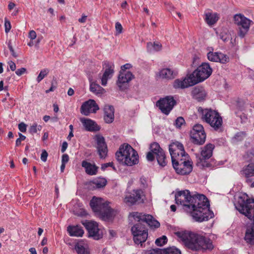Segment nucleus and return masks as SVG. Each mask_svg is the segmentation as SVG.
Returning <instances> with one entry per match:
<instances>
[{
  "label": "nucleus",
  "mask_w": 254,
  "mask_h": 254,
  "mask_svg": "<svg viewBox=\"0 0 254 254\" xmlns=\"http://www.w3.org/2000/svg\"><path fill=\"white\" fill-rule=\"evenodd\" d=\"M176 203L180 204L186 212L190 214L197 222L207 221L214 217L209 209V202L206 196L196 193L192 194L188 190L177 191L175 194Z\"/></svg>",
  "instance_id": "f257e3e1"
},
{
  "label": "nucleus",
  "mask_w": 254,
  "mask_h": 254,
  "mask_svg": "<svg viewBox=\"0 0 254 254\" xmlns=\"http://www.w3.org/2000/svg\"><path fill=\"white\" fill-rule=\"evenodd\" d=\"M134 220L135 224L131 228L133 240L136 245L142 244L148 237V229L146 226L157 228L160 227L159 222L155 220L152 215L145 214L138 212H133L130 214Z\"/></svg>",
  "instance_id": "f03ea898"
},
{
  "label": "nucleus",
  "mask_w": 254,
  "mask_h": 254,
  "mask_svg": "<svg viewBox=\"0 0 254 254\" xmlns=\"http://www.w3.org/2000/svg\"><path fill=\"white\" fill-rule=\"evenodd\" d=\"M175 235L191 251L197 252L211 251L214 248L212 241L204 236L188 231H178Z\"/></svg>",
  "instance_id": "7ed1b4c3"
},
{
  "label": "nucleus",
  "mask_w": 254,
  "mask_h": 254,
  "mask_svg": "<svg viewBox=\"0 0 254 254\" xmlns=\"http://www.w3.org/2000/svg\"><path fill=\"white\" fill-rule=\"evenodd\" d=\"M235 207L240 213L253 221L254 226L247 229L245 240L248 244L254 245V199L250 198L247 195L240 196Z\"/></svg>",
  "instance_id": "20e7f679"
},
{
  "label": "nucleus",
  "mask_w": 254,
  "mask_h": 254,
  "mask_svg": "<svg viewBox=\"0 0 254 254\" xmlns=\"http://www.w3.org/2000/svg\"><path fill=\"white\" fill-rule=\"evenodd\" d=\"M116 157L119 162L129 166L137 164L139 161L137 151L127 143L121 145L119 150L116 153Z\"/></svg>",
  "instance_id": "39448f33"
},
{
  "label": "nucleus",
  "mask_w": 254,
  "mask_h": 254,
  "mask_svg": "<svg viewBox=\"0 0 254 254\" xmlns=\"http://www.w3.org/2000/svg\"><path fill=\"white\" fill-rule=\"evenodd\" d=\"M109 204L108 202H103L101 198L96 196H93L90 201V206L93 211L104 220H109L116 214L115 211Z\"/></svg>",
  "instance_id": "423d86ee"
},
{
  "label": "nucleus",
  "mask_w": 254,
  "mask_h": 254,
  "mask_svg": "<svg viewBox=\"0 0 254 254\" xmlns=\"http://www.w3.org/2000/svg\"><path fill=\"white\" fill-rule=\"evenodd\" d=\"M198 112L201 115V120L209 124L215 130L218 129L221 127L222 119L217 111L211 109L199 107Z\"/></svg>",
  "instance_id": "0eeeda50"
},
{
  "label": "nucleus",
  "mask_w": 254,
  "mask_h": 254,
  "mask_svg": "<svg viewBox=\"0 0 254 254\" xmlns=\"http://www.w3.org/2000/svg\"><path fill=\"white\" fill-rule=\"evenodd\" d=\"M212 69L208 63H203L192 73L190 75V78L192 79V84H196L203 81L212 74Z\"/></svg>",
  "instance_id": "6e6552de"
},
{
  "label": "nucleus",
  "mask_w": 254,
  "mask_h": 254,
  "mask_svg": "<svg viewBox=\"0 0 254 254\" xmlns=\"http://www.w3.org/2000/svg\"><path fill=\"white\" fill-rule=\"evenodd\" d=\"M233 20L234 24L237 26L238 36L241 38H244L250 29L252 21L241 13L234 15Z\"/></svg>",
  "instance_id": "1a4fd4ad"
},
{
  "label": "nucleus",
  "mask_w": 254,
  "mask_h": 254,
  "mask_svg": "<svg viewBox=\"0 0 254 254\" xmlns=\"http://www.w3.org/2000/svg\"><path fill=\"white\" fill-rule=\"evenodd\" d=\"M172 165L176 173L181 175L189 174L192 170V162L189 157H183L172 161Z\"/></svg>",
  "instance_id": "9d476101"
},
{
  "label": "nucleus",
  "mask_w": 254,
  "mask_h": 254,
  "mask_svg": "<svg viewBox=\"0 0 254 254\" xmlns=\"http://www.w3.org/2000/svg\"><path fill=\"white\" fill-rule=\"evenodd\" d=\"M214 148V144L208 143L202 148L200 155H196L197 158L196 165L197 166H200L202 168L210 167V164L206 161V160H208L212 156Z\"/></svg>",
  "instance_id": "9b49d317"
},
{
  "label": "nucleus",
  "mask_w": 254,
  "mask_h": 254,
  "mask_svg": "<svg viewBox=\"0 0 254 254\" xmlns=\"http://www.w3.org/2000/svg\"><path fill=\"white\" fill-rule=\"evenodd\" d=\"M190 136L191 141L194 144L198 145H201L204 143L206 136L203 127L200 124L193 126L190 130Z\"/></svg>",
  "instance_id": "f8f14e48"
},
{
  "label": "nucleus",
  "mask_w": 254,
  "mask_h": 254,
  "mask_svg": "<svg viewBox=\"0 0 254 254\" xmlns=\"http://www.w3.org/2000/svg\"><path fill=\"white\" fill-rule=\"evenodd\" d=\"M177 104L176 101L172 96L160 99L156 102V106L163 114L168 115Z\"/></svg>",
  "instance_id": "ddd939ff"
},
{
  "label": "nucleus",
  "mask_w": 254,
  "mask_h": 254,
  "mask_svg": "<svg viewBox=\"0 0 254 254\" xmlns=\"http://www.w3.org/2000/svg\"><path fill=\"white\" fill-rule=\"evenodd\" d=\"M169 150L171 157L172 161L183 157H189L184 149L182 143L176 141L169 145Z\"/></svg>",
  "instance_id": "4468645a"
},
{
  "label": "nucleus",
  "mask_w": 254,
  "mask_h": 254,
  "mask_svg": "<svg viewBox=\"0 0 254 254\" xmlns=\"http://www.w3.org/2000/svg\"><path fill=\"white\" fill-rule=\"evenodd\" d=\"M82 223L87 230L89 237L92 238L95 240H98L102 238L103 235L98 228L97 223L92 221L85 220Z\"/></svg>",
  "instance_id": "2eb2a0df"
},
{
  "label": "nucleus",
  "mask_w": 254,
  "mask_h": 254,
  "mask_svg": "<svg viewBox=\"0 0 254 254\" xmlns=\"http://www.w3.org/2000/svg\"><path fill=\"white\" fill-rule=\"evenodd\" d=\"M134 75L130 71H120L117 81V85L120 90L125 91L128 88V83L133 78Z\"/></svg>",
  "instance_id": "dca6fc26"
},
{
  "label": "nucleus",
  "mask_w": 254,
  "mask_h": 254,
  "mask_svg": "<svg viewBox=\"0 0 254 254\" xmlns=\"http://www.w3.org/2000/svg\"><path fill=\"white\" fill-rule=\"evenodd\" d=\"M96 141V148L99 157L101 159H105L107 156L108 147L104 137L101 135L95 136Z\"/></svg>",
  "instance_id": "f3484780"
},
{
  "label": "nucleus",
  "mask_w": 254,
  "mask_h": 254,
  "mask_svg": "<svg viewBox=\"0 0 254 254\" xmlns=\"http://www.w3.org/2000/svg\"><path fill=\"white\" fill-rule=\"evenodd\" d=\"M143 196V191L141 189L134 190L130 193L129 195L125 197L127 203L130 205L140 204L144 202L142 197Z\"/></svg>",
  "instance_id": "a211bd4d"
},
{
  "label": "nucleus",
  "mask_w": 254,
  "mask_h": 254,
  "mask_svg": "<svg viewBox=\"0 0 254 254\" xmlns=\"http://www.w3.org/2000/svg\"><path fill=\"white\" fill-rule=\"evenodd\" d=\"M99 109V107L95 100L89 99L81 105L80 112L82 115L88 116L90 113H96Z\"/></svg>",
  "instance_id": "6ab92c4d"
},
{
  "label": "nucleus",
  "mask_w": 254,
  "mask_h": 254,
  "mask_svg": "<svg viewBox=\"0 0 254 254\" xmlns=\"http://www.w3.org/2000/svg\"><path fill=\"white\" fill-rule=\"evenodd\" d=\"M103 66L105 70L101 78V84L103 86H106L108 80L112 77L114 72V64L109 61H105L103 63Z\"/></svg>",
  "instance_id": "aec40b11"
},
{
  "label": "nucleus",
  "mask_w": 254,
  "mask_h": 254,
  "mask_svg": "<svg viewBox=\"0 0 254 254\" xmlns=\"http://www.w3.org/2000/svg\"><path fill=\"white\" fill-rule=\"evenodd\" d=\"M207 56L208 59L211 62L226 64L229 61V57L222 53L209 52Z\"/></svg>",
  "instance_id": "412c9836"
},
{
  "label": "nucleus",
  "mask_w": 254,
  "mask_h": 254,
  "mask_svg": "<svg viewBox=\"0 0 254 254\" xmlns=\"http://www.w3.org/2000/svg\"><path fill=\"white\" fill-rule=\"evenodd\" d=\"M80 121L85 128V130L90 132H96L100 130L101 127L97 124L90 119L81 118Z\"/></svg>",
  "instance_id": "4be33fe9"
},
{
  "label": "nucleus",
  "mask_w": 254,
  "mask_h": 254,
  "mask_svg": "<svg viewBox=\"0 0 254 254\" xmlns=\"http://www.w3.org/2000/svg\"><path fill=\"white\" fill-rule=\"evenodd\" d=\"M150 151L147 152L146 154V159L149 162H152L155 160L156 155L160 154L161 151H163V149L161 148L159 144L157 142H153L150 145Z\"/></svg>",
  "instance_id": "5701e85b"
},
{
  "label": "nucleus",
  "mask_w": 254,
  "mask_h": 254,
  "mask_svg": "<svg viewBox=\"0 0 254 254\" xmlns=\"http://www.w3.org/2000/svg\"><path fill=\"white\" fill-rule=\"evenodd\" d=\"M81 166L84 168L85 173L90 176L96 175L99 169V167L95 163L92 164L86 160L82 161Z\"/></svg>",
  "instance_id": "b1692460"
},
{
  "label": "nucleus",
  "mask_w": 254,
  "mask_h": 254,
  "mask_svg": "<svg viewBox=\"0 0 254 254\" xmlns=\"http://www.w3.org/2000/svg\"><path fill=\"white\" fill-rule=\"evenodd\" d=\"M104 120L106 123H112L114 120L115 109L112 105H106L104 108Z\"/></svg>",
  "instance_id": "393cba45"
},
{
  "label": "nucleus",
  "mask_w": 254,
  "mask_h": 254,
  "mask_svg": "<svg viewBox=\"0 0 254 254\" xmlns=\"http://www.w3.org/2000/svg\"><path fill=\"white\" fill-rule=\"evenodd\" d=\"M193 82L192 79H190L189 76L188 78H185L183 80L176 79L174 82L173 87L175 89H184L194 85V84H192Z\"/></svg>",
  "instance_id": "a878e982"
},
{
  "label": "nucleus",
  "mask_w": 254,
  "mask_h": 254,
  "mask_svg": "<svg viewBox=\"0 0 254 254\" xmlns=\"http://www.w3.org/2000/svg\"><path fill=\"white\" fill-rule=\"evenodd\" d=\"M67 231L69 235L72 237H82L84 234V230L80 225L68 226Z\"/></svg>",
  "instance_id": "bb28decb"
},
{
  "label": "nucleus",
  "mask_w": 254,
  "mask_h": 254,
  "mask_svg": "<svg viewBox=\"0 0 254 254\" xmlns=\"http://www.w3.org/2000/svg\"><path fill=\"white\" fill-rule=\"evenodd\" d=\"M191 93L193 98L198 102L204 100L206 95L205 91L202 88L197 87L193 89Z\"/></svg>",
  "instance_id": "cd10ccee"
},
{
  "label": "nucleus",
  "mask_w": 254,
  "mask_h": 254,
  "mask_svg": "<svg viewBox=\"0 0 254 254\" xmlns=\"http://www.w3.org/2000/svg\"><path fill=\"white\" fill-rule=\"evenodd\" d=\"M241 174L246 178L254 176V163H250L243 167L241 171Z\"/></svg>",
  "instance_id": "c85d7f7f"
},
{
  "label": "nucleus",
  "mask_w": 254,
  "mask_h": 254,
  "mask_svg": "<svg viewBox=\"0 0 254 254\" xmlns=\"http://www.w3.org/2000/svg\"><path fill=\"white\" fill-rule=\"evenodd\" d=\"M177 72L170 68H164L159 72V75L163 78L173 79L176 76Z\"/></svg>",
  "instance_id": "c756f323"
},
{
  "label": "nucleus",
  "mask_w": 254,
  "mask_h": 254,
  "mask_svg": "<svg viewBox=\"0 0 254 254\" xmlns=\"http://www.w3.org/2000/svg\"><path fill=\"white\" fill-rule=\"evenodd\" d=\"M107 181L105 178H98L92 182L93 187L94 189H101L106 186Z\"/></svg>",
  "instance_id": "7c9ffc66"
},
{
  "label": "nucleus",
  "mask_w": 254,
  "mask_h": 254,
  "mask_svg": "<svg viewBox=\"0 0 254 254\" xmlns=\"http://www.w3.org/2000/svg\"><path fill=\"white\" fill-rule=\"evenodd\" d=\"M155 157L159 166L163 167L167 165L168 162L164 151H161L160 154H158Z\"/></svg>",
  "instance_id": "2f4dec72"
},
{
  "label": "nucleus",
  "mask_w": 254,
  "mask_h": 254,
  "mask_svg": "<svg viewBox=\"0 0 254 254\" xmlns=\"http://www.w3.org/2000/svg\"><path fill=\"white\" fill-rule=\"evenodd\" d=\"M218 18L217 17V14H212L211 13L205 14V21L209 25H212L215 24Z\"/></svg>",
  "instance_id": "473e14b6"
},
{
  "label": "nucleus",
  "mask_w": 254,
  "mask_h": 254,
  "mask_svg": "<svg viewBox=\"0 0 254 254\" xmlns=\"http://www.w3.org/2000/svg\"><path fill=\"white\" fill-rule=\"evenodd\" d=\"M90 90L91 92L97 95L102 94L104 90V89L99 84L92 82H90Z\"/></svg>",
  "instance_id": "72a5a7b5"
},
{
  "label": "nucleus",
  "mask_w": 254,
  "mask_h": 254,
  "mask_svg": "<svg viewBox=\"0 0 254 254\" xmlns=\"http://www.w3.org/2000/svg\"><path fill=\"white\" fill-rule=\"evenodd\" d=\"M162 254H181V251L176 247L172 246L162 249Z\"/></svg>",
  "instance_id": "f704fd0d"
},
{
  "label": "nucleus",
  "mask_w": 254,
  "mask_h": 254,
  "mask_svg": "<svg viewBox=\"0 0 254 254\" xmlns=\"http://www.w3.org/2000/svg\"><path fill=\"white\" fill-rule=\"evenodd\" d=\"M219 38L224 42L232 39L231 35L227 29H223L219 33Z\"/></svg>",
  "instance_id": "c9c22d12"
},
{
  "label": "nucleus",
  "mask_w": 254,
  "mask_h": 254,
  "mask_svg": "<svg viewBox=\"0 0 254 254\" xmlns=\"http://www.w3.org/2000/svg\"><path fill=\"white\" fill-rule=\"evenodd\" d=\"M161 44L159 43L154 42L153 43L152 42H148L147 44V48L150 52L152 51H159L161 49Z\"/></svg>",
  "instance_id": "e433bc0d"
},
{
  "label": "nucleus",
  "mask_w": 254,
  "mask_h": 254,
  "mask_svg": "<svg viewBox=\"0 0 254 254\" xmlns=\"http://www.w3.org/2000/svg\"><path fill=\"white\" fill-rule=\"evenodd\" d=\"M246 136V133L244 131H240L237 132L233 137L232 140L233 143H237L238 142L243 140Z\"/></svg>",
  "instance_id": "4c0bfd02"
},
{
  "label": "nucleus",
  "mask_w": 254,
  "mask_h": 254,
  "mask_svg": "<svg viewBox=\"0 0 254 254\" xmlns=\"http://www.w3.org/2000/svg\"><path fill=\"white\" fill-rule=\"evenodd\" d=\"M74 249L78 254H89L87 250L81 244H76L74 246Z\"/></svg>",
  "instance_id": "58836bf2"
},
{
  "label": "nucleus",
  "mask_w": 254,
  "mask_h": 254,
  "mask_svg": "<svg viewBox=\"0 0 254 254\" xmlns=\"http://www.w3.org/2000/svg\"><path fill=\"white\" fill-rule=\"evenodd\" d=\"M50 70L48 68H45L41 70L36 80L38 83H39L45 76L49 73Z\"/></svg>",
  "instance_id": "ea45409f"
},
{
  "label": "nucleus",
  "mask_w": 254,
  "mask_h": 254,
  "mask_svg": "<svg viewBox=\"0 0 254 254\" xmlns=\"http://www.w3.org/2000/svg\"><path fill=\"white\" fill-rule=\"evenodd\" d=\"M167 242V238L165 236H162L157 239L155 241V244L158 246H162Z\"/></svg>",
  "instance_id": "a19ab883"
},
{
  "label": "nucleus",
  "mask_w": 254,
  "mask_h": 254,
  "mask_svg": "<svg viewBox=\"0 0 254 254\" xmlns=\"http://www.w3.org/2000/svg\"><path fill=\"white\" fill-rule=\"evenodd\" d=\"M245 158L248 161H252L254 159V150L248 151L244 156Z\"/></svg>",
  "instance_id": "79ce46f5"
},
{
  "label": "nucleus",
  "mask_w": 254,
  "mask_h": 254,
  "mask_svg": "<svg viewBox=\"0 0 254 254\" xmlns=\"http://www.w3.org/2000/svg\"><path fill=\"white\" fill-rule=\"evenodd\" d=\"M185 123V121L184 119L182 117H179L176 120L175 126L177 127L180 128Z\"/></svg>",
  "instance_id": "37998d69"
},
{
  "label": "nucleus",
  "mask_w": 254,
  "mask_h": 254,
  "mask_svg": "<svg viewBox=\"0 0 254 254\" xmlns=\"http://www.w3.org/2000/svg\"><path fill=\"white\" fill-rule=\"evenodd\" d=\"M41 128L42 127L41 126H39L38 127H37V124H34L30 127L29 131L30 133L33 134L34 133L37 132V129L40 130Z\"/></svg>",
  "instance_id": "c03bdc74"
},
{
  "label": "nucleus",
  "mask_w": 254,
  "mask_h": 254,
  "mask_svg": "<svg viewBox=\"0 0 254 254\" xmlns=\"http://www.w3.org/2000/svg\"><path fill=\"white\" fill-rule=\"evenodd\" d=\"M4 27L6 33H8L11 28L10 22L6 18H5L4 19Z\"/></svg>",
  "instance_id": "a18cd8bd"
},
{
  "label": "nucleus",
  "mask_w": 254,
  "mask_h": 254,
  "mask_svg": "<svg viewBox=\"0 0 254 254\" xmlns=\"http://www.w3.org/2000/svg\"><path fill=\"white\" fill-rule=\"evenodd\" d=\"M144 254H162V249L159 248L153 249L145 253Z\"/></svg>",
  "instance_id": "49530a36"
},
{
  "label": "nucleus",
  "mask_w": 254,
  "mask_h": 254,
  "mask_svg": "<svg viewBox=\"0 0 254 254\" xmlns=\"http://www.w3.org/2000/svg\"><path fill=\"white\" fill-rule=\"evenodd\" d=\"M115 28H116L117 34H121L122 33L123 27L120 22H117L116 23Z\"/></svg>",
  "instance_id": "de8ad7c7"
},
{
  "label": "nucleus",
  "mask_w": 254,
  "mask_h": 254,
  "mask_svg": "<svg viewBox=\"0 0 254 254\" xmlns=\"http://www.w3.org/2000/svg\"><path fill=\"white\" fill-rule=\"evenodd\" d=\"M8 48L11 52V54L12 56L14 58H17L18 57V55L16 54V53L14 52V50L13 48H12V46L11 45V41H9L8 43Z\"/></svg>",
  "instance_id": "09e8293b"
},
{
  "label": "nucleus",
  "mask_w": 254,
  "mask_h": 254,
  "mask_svg": "<svg viewBox=\"0 0 254 254\" xmlns=\"http://www.w3.org/2000/svg\"><path fill=\"white\" fill-rule=\"evenodd\" d=\"M239 116L241 119V122L242 124L246 123L248 120L247 116L244 113H241L240 115H237Z\"/></svg>",
  "instance_id": "8fccbe9b"
},
{
  "label": "nucleus",
  "mask_w": 254,
  "mask_h": 254,
  "mask_svg": "<svg viewBox=\"0 0 254 254\" xmlns=\"http://www.w3.org/2000/svg\"><path fill=\"white\" fill-rule=\"evenodd\" d=\"M27 125L24 123H20L18 124V129L22 132H25L26 131Z\"/></svg>",
  "instance_id": "3c124183"
},
{
  "label": "nucleus",
  "mask_w": 254,
  "mask_h": 254,
  "mask_svg": "<svg viewBox=\"0 0 254 254\" xmlns=\"http://www.w3.org/2000/svg\"><path fill=\"white\" fill-rule=\"evenodd\" d=\"M48 154L45 150H43L41 154V159L43 162H46L47 159Z\"/></svg>",
  "instance_id": "603ef678"
},
{
  "label": "nucleus",
  "mask_w": 254,
  "mask_h": 254,
  "mask_svg": "<svg viewBox=\"0 0 254 254\" xmlns=\"http://www.w3.org/2000/svg\"><path fill=\"white\" fill-rule=\"evenodd\" d=\"M26 72V68L25 67H21L15 71V73L18 76H21Z\"/></svg>",
  "instance_id": "864d4df0"
},
{
  "label": "nucleus",
  "mask_w": 254,
  "mask_h": 254,
  "mask_svg": "<svg viewBox=\"0 0 254 254\" xmlns=\"http://www.w3.org/2000/svg\"><path fill=\"white\" fill-rule=\"evenodd\" d=\"M108 167H113V168L114 169H115V167H113V162H109V163H104V164H102L101 169L102 170L104 171Z\"/></svg>",
  "instance_id": "5fc2aeb1"
},
{
  "label": "nucleus",
  "mask_w": 254,
  "mask_h": 254,
  "mask_svg": "<svg viewBox=\"0 0 254 254\" xmlns=\"http://www.w3.org/2000/svg\"><path fill=\"white\" fill-rule=\"evenodd\" d=\"M69 160V157L67 154H64L62 156V163L66 164Z\"/></svg>",
  "instance_id": "6e6d98bb"
},
{
  "label": "nucleus",
  "mask_w": 254,
  "mask_h": 254,
  "mask_svg": "<svg viewBox=\"0 0 254 254\" xmlns=\"http://www.w3.org/2000/svg\"><path fill=\"white\" fill-rule=\"evenodd\" d=\"M37 35L36 33L34 30L30 31L29 33V38L31 40H34L36 38Z\"/></svg>",
  "instance_id": "4d7b16f0"
},
{
  "label": "nucleus",
  "mask_w": 254,
  "mask_h": 254,
  "mask_svg": "<svg viewBox=\"0 0 254 254\" xmlns=\"http://www.w3.org/2000/svg\"><path fill=\"white\" fill-rule=\"evenodd\" d=\"M131 67V65L129 64H126L121 66L120 71H127L126 70Z\"/></svg>",
  "instance_id": "13d9d810"
},
{
  "label": "nucleus",
  "mask_w": 254,
  "mask_h": 254,
  "mask_svg": "<svg viewBox=\"0 0 254 254\" xmlns=\"http://www.w3.org/2000/svg\"><path fill=\"white\" fill-rule=\"evenodd\" d=\"M140 182L143 188H145L147 187V182L145 178L141 177L140 178Z\"/></svg>",
  "instance_id": "bf43d9fd"
},
{
  "label": "nucleus",
  "mask_w": 254,
  "mask_h": 254,
  "mask_svg": "<svg viewBox=\"0 0 254 254\" xmlns=\"http://www.w3.org/2000/svg\"><path fill=\"white\" fill-rule=\"evenodd\" d=\"M8 64L10 69L12 71H14L16 69V64L13 62L11 61H9L8 62Z\"/></svg>",
  "instance_id": "052dcab7"
},
{
  "label": "nucleus",
  "mask_w": 254,
  "mask_h": 254,
  "mask_svg": "<svg viewBox=\"0 0 254 254\" xmlns=\"http://www.w3.org/2000/svg\"><path fill=\"white\" fill-rule=\"evenodd\" d=\"M68 146V144L66 141L63 142L61 148V152L64 153L65 152Z\"/></svg>",
  "instance_id": "680f3d73"
},
{
  "label": "nucleus",
  "mask_w": 254,
  "mask_h": 254,
  "mask_svg": "<svg viewBox=\"0 0 254 254\" xmlns=\"http://www.w3.org/2000/svg\"><path fill=\"white\" fill-rule=\"evenodd\" d=\"M87 19V16L85 15H82V17L78 19V21L80 23H85Z\"/></svg>",
  "instance_id": "e2e57ef3"
},
{
  "label": "nucleus",
  "mask_w": 254,
  "mask_h": 254,
  "mask_svg": "<svg viewBox=\"0 0 254 254\" xmlns=\"http://www.w3.org/2000/svg\"><path fill=\"white\" fill-rule=\"evenodd\" d=\"M56 88V86L54 85L53 82H52L51 87L49 89L47 90L46 91V93H48L50 92L53 91Z\"/></svg>",
  "instance_id": "0e129e2a"
},
{
  "label": "nucleus",
  "mask_w": 254,
  "mask_h": 254,
  "mask_svg": "<svg viewBox=\"0 0 254 254\" xmlns=\"http://www.w3.org/2000/svg\"><path fill=\"white\" fill-rule=\"evenodd\" d=\"M15 4L14 3L12 2H9L8 5V8L9 10H11L15 7Z\"/></svg>",
  "instance_id": "69168bd1"
},
{
  "label": "nucleus",
  "mask_w": 254,
  "mask_h": 254,
  "mask_svg": "<svg viewBox=\"0 0 254 254\" xmlns=\"http://www.w3.org/2000/svg\"><path fill=\"white\" fill-rule=\"evenodd\" d=\"M18 135L19 136V137L18 138L20 139V140H21L22 141H23L26 139V136L25 135H23L22 133L19 132Z\"/></svg>",
  "instance_id": "338daca9"
},
{
  "label": "nucleus",
  "mask_w": 254,
  "mask_h": 254,
  "mask_svg": "<svg viewBox=\"0 0 254 254\" xmlns=\"http://www.w3.org/2000/svg\"><path fill=\"white\" fill-rule=\"evenodd\" d=\"M29 251L31 253V254H37L36 249L34 248H30Z\"/></svg>",
  "instance_id": "774afa93"
}]
</instances>
